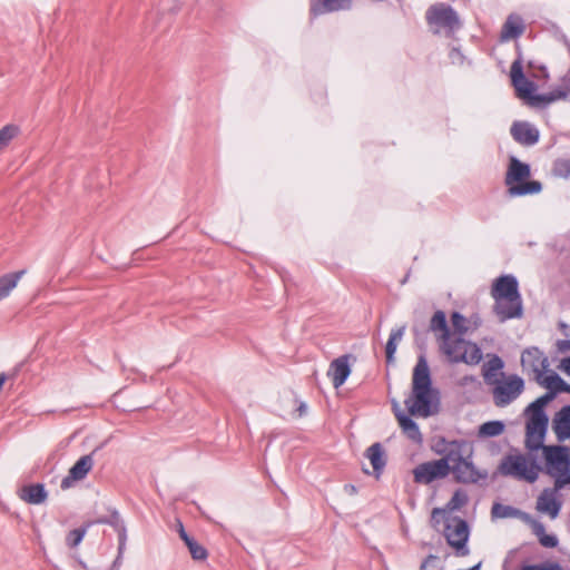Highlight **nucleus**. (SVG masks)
I'll return each instance as SVG.
<instances>
[{"label": "nucleus", "mask_w": 570, "mask_h": 570, "mask_svg": "<svg viewBox=\"0 0 570 570\" xmlns=\"http://www.w3.org/2000/svg\"><path fill=\"white\" fill-rule=\"evenodd\" d=\"M521 365L524 371L531 372L535 380L547 372L549 361L539 348L531 347L522 353Z\"/></svg>", "instance_id": "ddd939ff"}, {"label": "nucleus", "mask_w": 570, "mask_h": 570, "mask_svg": "<svg viewBox=\"0 0 570 570\" xmlns=\"http://www.w3.org/2000/svg\"><path fill=\"white\" fill-rule=\"evenodd\" d=\"M529 176L530 167L527 164L519 161L517 158H511L505 176L509 195L523 196L540 193L542 189L541 183L537 180L523 181Z\"/></svg>", "instance_id": "39448f33"}, {"label": "nucleus", "mask_w": 570, "mask_h": 570, "mask_svg": "<svg viewBox=\"0 0 570 570\" xmlns=\"http://www.w3.org/2000/svg\"><path fill=\"white\" fill-rule=\"evenodd\" d=\"M522 19L518 16L511 14L504 22L501 31V37L504 40L514 39L523 32Z\"/></svg>", "instance_id": "c85d7f7f"}, {"label": "nucleus", "mask_w": 570, "mask_h": 570, "mask_svg": "<svg viewBox=\"0 0 570 570\" xmlns=\"http://www.w3.org/2000/svg\"><path fill=\"white\" fill-rule=\"evenodd\" d=\"M404 403L413 416L429 417L438 411V392L432 387L430 368L423 357L419 358L413 370L412 393Z\"/></svg>", "instance_id": "f03ea898"}, {"label": "nucleus", "mask_w": 570, "mask_h": 570, "mask_svg": "<svg viewBox=\"0 0 570 570\" xmlns=\"http://www.w3.org/2000/svg\"><path fill=\"white\" fill-rule=\"evenodd\" d=\"M552 429L558 441L562 442L570 439V405L563 406L554 414Z\"/></svg>", "instance_id": "412c9836"}, {"label": "nucleus", "mask_w": 570, "mask_h": 570, "mask_svg": "<svg viewBox=\"0 0 570 570\" xmlns=\"http://www.w3.org/2000/svg\"><path fill=\"white\" fill-rule=\"evenodd\" d=\"M442 444L443 448L438 453L442 455L440 460L445 463L448 473L453 465L473 455L472 448L464 441H442Z\"/></svg>", "instance_id": "9d476101"}, {"label": "nucleus", "mask_w": 570, "mask_h": 570, "mask_svg": "<svg viewBox=\"0 0 570 570\" xmlns=\"http://www.w3.org/2000/svg\"><path fill=\"white\" fill-rule=\"evenodd\" d=\"M557 491L554 489H544L538 497L535 509L540 513L548 514L551 519L559 515L561 502L557 499Z\"/></svg>", "instance_id": "dca6fc26"}, {"label": "nucleus", "mask_w": 570, "mask_h": 570, "mask_svg": "<svg viewBox=\"0 0 570 570\" xmlns=\"http://www.w3.org/2000/svg\"><path fill=\"white\" fill-rule=\"evenodd\" d=\"M24 271H19L10 274H6L0 277V301L8 297L12 289L18 285L21 277L24 275Z\"/></svg>", "instance_id": "c756f323"}, {"label": "nucleus", "mask_w": 570, "mask_h": 570, "mask_svg": "<svg viewBox=\"0 0 570 570\" xmlns=\"http://www.w3.org/2000/svg\"><path fill=\"white\" fill-rule=\"evenodd\" d=\"M444 537L448 544L455 549L456 556L464 557L469 553V527L464 520L456 518L449 522L444 529Z\"/></svg>", "instance_id": "1a4fd4ad"}, {"label": "nucleus", "mask_w": 570, "mask_h": 570, "mask_svg": "<svg viewBox=\"0 0 570 570\" xmlns=\"http://www.w3.org/2000/svg\"><path fill=\"white\" fill-rule=\"evenodd\" d=\"M561 392L570 393V385L567 384L564 381H563V384H562V387H561Z\"/></svg>", "instance_id": "a18cd8bd"}, {"label": "nucleus", "mask_w": 570, "mask_h": 570, "mask_svg": "<svg viewBox=\"0 0 570 570\" xmlns=\"http://www.w3.org/2000/svg\"><path fill=\"white\" fill-rule=\"evenodd\" d=\"M556 171L561 176L570 175V161L569 160H558L554 166Z\"/></svg>", "instance_id": "ea45409f"}, {"label": "nucleus", "mask_w": 570, "mask_h": 570, "mask_svg": "<svg viewBox=\"0 0 570 570\" xmlns=\"http://www.w3.org/2000/svg\"><path fill=\"white\" fill-rule=\"evenodd\" d=\"M522 521L529 524L537 535L540 544L546 548H554L558 544V539L552 534H547L544 525L533 519L530 514H522Z\"/></svg>", "instance_id": "b1692460"}, {"label": "nucleus", "mask_w": 570, "mask_h": 570, "mask_svg": "<svg viewBox=\"0 0 570 570\" xmlns=\"http://www.w3.org/2000/svg\"><path fill=\"white\" fill-rule=\"evenodd\" d=\"M451 324L453 327L451 335H454V337H462L469 332L476 330L480 326L481 321L476 315L465 317L459 312H453L451 314Z\"/></svg>", "instance_id": "f3484780"}, {"label": "nucleus", "mask_w": 570, "mask_h": 570, "mask_svg": "<svg viewBox=\"0 0 570 570\" xmlns=\"http://www.w3.org/2000/svg\"><path fill=\"white\" fill-rule=\"evenodd\" d=\"M534 381L541 386L548 389L550 391L549 393H553V396L556 395V393L561 392V387L563 384V380L556 373H551L548 375H546L544 373L542 374V376H538Z\"/></svg>", "instance_id": "7c9ffc66"}, {"label": "nucleus", "mask_w": 570, "mask_h": 570, "mask_svg": "<svg viewBox=\"0 0 570 570\" xmlns=\"http://www.w3.org/2000/svg\"><path fill=\"white\" fill-rule=\"evenodd\" d=\"M99 259L114 269H126L134 262L132 252H101Z\"/></svg>", "instance_id": "5701e85b"}, {"label": "nucleus", "mask_w": 570, "mask_h": 570, "mask_svg": "<svg viewBox=\"0 0 570 570\" xmlns=\"http://www.w3.org/2000/svg\"><path fill=\"white\" fill-rule=\"evenodd\" d=\"M542 570H562L560 566L558 564H553V566H550L549 568L547 569H542Z\"/></svg>", "instance_id": "49530a36"}, {"label": "nucleus", "mask_w": 570, "mask_h": 570, "mask_svg": "<svg viewBox=\"0 0 570 570\" xmlns=\"http://www.w3.org/2000/svg\"><path fill=\"white\" fill-rule=\"evenodd\" d=\"M438 560V557L434 554H429L421 563L420 570H428L433 561Z\"/></svg>", "instance_id": "a19ab883"}, {"label": "nucleus", "mask_w": 570, "mask_h": 570, "mask_svg": "<svg viewBox=\"0 0 570 570\" xmlns=\"http://www.w3.org/2000/svg\"><path fill=\"white\" fill-rule=\"evenodd\" d=\"M500 472L503 475H510L518 480L532 483L538 479L539 468L531 459L524 455L511 454L502 460Z\"/></svg>", "instance_id": "0eeeda50"}, {"label": "nucleus", "mask_w": 570, "mask_h": 570, "mask_svg": "<svg viewBox=\"0 0 570 570\" xmlns=\"http://www.w3.org/2000/svg\"><path fill=\"white\" fill-rule=\"evenodd\" d=\"M522 570H539L535 566H527Z\"/></svg>", "instance_id": "09e8293b"}, {"label": "nucleus", "mask_w": 570, "mask_h": 570, "mask_svg": "<svg viewBox=\"0 0 570 570\" xmlns=\"http://www.w3.org/2000/svg\"><path fill=\"white\" fill-rule=\"evenodd\" d=\"M298 410H299V415L304 414V413H305V411H306V405H305L304 403H302V404L299 405Z\"/></svg>", "instance_id": "de8ad7c7"}, {"label": "nucleus", "mask_w": 570, "mask_h": 570, "mask_svg": "<svg viewBox=\"0 0 570 570\" xmlns=\"http://www.w3.org/2000/svg\"><path fill=\"white\" fill-rule=\"evenodd\" d=\"M6 381H7V375L4 373H1L0 374V391L2 390L3 384L6 383Z\"/></svg>", "instance_id": "c03bdc74"}, {"label": "nucleus", "mask_w": 570, "mask_h": 570, "mask_svg": "<svg viewBox=\"0 0 570 570\" xmlns=\"http://www.w3.org/2000/svg\"><path fill=\"white\" fill-rule=\"evenodd\" d=\"M547 426V415L529 414L525 425V445L528 449L538 450L542 446Z\"/></svg>", "instance_id": "9b49d317"}, {"label": "nucleus", "mask_w": 570, "mask_h": 570, "mask_svg": "<svg viewBox=\"0 0 570 570\" xmlns=\"http://www.w3.org/2000/svg\"><path fill=\"white\" fill-rule=\"evenodd\" d=\"M511 135L518 142L531 146L539 140V130L529 122L517 121L511 127Z\"/></svg>", "instance_id": "aec40b11"}, {"label": "nucleus", "mask_w": 570, "mask_h": 570, "mask_svg": "<svg viewBox=\"0 0 570 570\" xmlns=\"http://www.w3.org/2000/svg\"><path fill=\"white\" fill-rule=\"evenodd\" d=\"M448 475V468L440 459L421 463L413 470L414 481L422 484H429Z\"/></svg>", "instance_id": "f8f14e48"}, {"label": "nucleus", "mask_w": 570, "mask_h": 570, "mask_svg": "<svg viewBox=\"0 0 570 570\" xmlns=\"http://www.w3.org/2000/svg\"><path fill=\"white\" fill-rule=\"evenodd\" d=\"M365 456L370 460L376 475H379L385 466V453L380 443L372 444L365 452Z\"/></svg>", "instance_id": "cd10ccee"}, {"label": "nucleus", "mask_w": 570, "mask_h": 570, "mask_svg": "<svg viewBox=\"0 0 570 570\" xmlns=\"http://www.w3.org/2000/svg\"><path fill=\"white\" fill-rule=\"evenodd\" d=\"M544 452H546L547 460L549 462H551V463L563 462L564 461V456L562 454V450L560 448H558V446L546 448Z\"/></svg>", "instance_id": "58836bf2"}, {"label": "nucleus", "mask_w": 570, "mask_h": 570, "mask_svg": "<svg viewBox=\"0 0 570 570\" xmlns=\"http://www.w3.org/2000/svg\"><path fill=\"white\" fill-rule=\"evenodd\" d=\"M468 494L462 490H456L445 508H434L432 510V520L439 522V517L446 512L460 510L468 503Z\"/></svg>", "instance_id": "393cba45"}, {"label": "nucleus", "mask_w": 570, "mask_h": 570, "mask_svg": "<svg viewBox=\"0 0 570 570\" xmlns=\"http://www.w3.org/2000/svg\"><path fill=\"white\" fill-rule=\"evenodd\" d=\"M491 513L495 518L520 517L521 520H522V514H524L523 512H520L519 510H517L512 507L503 505L500 503L493 504Z\"/></svg>", "instance_id": "c9c22d12"}, {"label": "nucleus", "mask_w": 570, "mask_h": 570, "mask_svg": "<svg viewBox=\"0 0 570 570\" xmlns=\"http://www.w3.org/2000/svg\"><path fill=\"white\" fill-rule=\"evenodd\" d=\"M19 498L29 504H40L46 501L47 492L42 484H30L19 490Z\"/></svg>", "instance_id": "a878e982"}, {"label": "nucleus", "mask_w": 570, "mask_h": 570, "mask_svg": "<svg viewBox=\"0 0 570 570\" xmlns=\"http://www.w3.org/2000/svg\"><path fill=\"white\" fill-rule=\"evenodd\" d=\"M450 473H452L455 481L460 483H475L485 476L475 468L472 456L453 465Z\"/></svg>", "instance_id": "2eb2a0df"}, {"label": "nucleus", "mask_w": 570, "mask_h": 570, "mask_svg": "<svg viewBox=\"0 0 570 570\" xmlns=\"http://www.w3.org/2000/svg\"><path fill=\"white\" fill-rule=\"evenodd\" d=\"M566 484H570V475L567 476L564 480H557L554 483L556 490L562 489Z\"/></svg>", "instance_id": "79ce46f5"}, {"label": "nucleus", "mask_w": 570, "mask_h": 570, "mask_svg": "<svg viewBox=\"0 0 570 570\" xmlns=\"http://www.w3.org/2000/svg\"><path fill=\"white\" fill-rule=\"evenodd\" d=\"M430 330L435 335L440 351L450 362L469 365H476L481 362L482 352L475 343L451 335L443 311H436L433 314L430 321Z\"/></svg>", "instance_id": "f257e3e1"}, {"label": "nucleus", "mask_w": 570, "mask_h": 570, "mask_svg": "<svg viewBox=\"0 0 570 570\" xmlns=\"http://www.w3.org/2000/svg\"><path fill=\"white\" fill-rule=\"evenodd\" d=\"M511 81L517 96L525 100L530 106L538 107L550 104L557 99H563L568 96L566 91L552 92L550 95H535L537 86L533 81L525 78L520 60H515L510 70Z\"/></svg>", "instance_id": "20e7f679"}, {"label": "nucleus", "mask_w": 570, "mask_h": 570, "mask_svg": "<svg viewBox=\"0 0 570 570\" xmlns=\"http://www.w3.org/2000/svg\"><path fill=\"white\" fill-rule=\"evenodd\" d=\"M504 424L501 421H489L480 425L478 435L480 438H493L501 435Z\"/></svg>", "instance_id": "2f4dec72"}, {"label": "nucleus", "mask_w": 570, "mask_h": 570, "mask_svg": "<svg viewBox=\"0 0 570 570\" xmlns=\"http://www.w3.org/2000/svg\"><path fill=\"white\" fill-rule=\"evenodd\" d=\"M553 393H547L540 397H538L534 402H532L527 407L528 414H535V415H547L544 413V406L553 399Z\"/></svg>", "instance_id": "f704fd0d"}, {"label": "nucleus", "mask_w": 570, "mask_h": 570, "mask_svg": "<svg viewBox=\"0 0 570 570\" xmlns=\"http://www.w3.org/2000/svg\"><path fill=\"white\" fill-rule=\"evenodd\" d=\"M352 8V0H311V13L314 16L335 12L342 10H350Z\"/></svg>", "instance_id": "4be33fe9"}, {"label": "nucleus", "mask_w": 570, "mask_h": 570, "mask_svg": "<svg viewBox=\"0 0 570 570\" xmlns=\"http://www.w3.org/2000/svg\"><path fill=\"white\" fill-rule=\"evenodd\" d=\"M94 460L91 455L81 456L69 470V474L62 480L61 488H69L72 482L82 480L92 469Z\"/></svg>", "instance_id": "6ab92c4d"}, {"label": "nucleus", "mask_w": 570, "mask_h": 570, "mask_svg": "<svg viewBox=\"0 0 570 570\" xmlns=\"http://www.w3.org/2000/svg\"><path fill=\"white\" fill-rule=\"evenodd\" d=\"M351 374V367L348 364V356L343 355L341 357L335 358L330 364L327 376L332 380V383L335 389L342 386L346 379Z\"/></svg>", "instance_id": "a211bd4d"}, {"label": "nucleus", "mask_w": 570, "mask_h": 570, "mask_svg": "<svg viewBox=\"0 0 570 570\" xmlns=\"http://www.w3.org/2000/svg\"><path fill=\"white\" fill-rule=\"evenodd\" d=\"M86 534V529H75L70 531L66 538L67 544L70 548L77 547L83 539Z\"/></svg>", "instance_id": "4c0bfd02"}, {"label": "nucleus", "mask_w": 570, "mask_h": 570, "mask_svg": "<svg viewBox=\"0 0 570 570\" xmlns=\"http://www.w3.org/2000/svg\"><path fill=\"white\" fill-rule=\"evenodd\" d=\"M503 366V362L500 357L493 356L484 366H483V377L487 383L494 384L497 372L500 371Z\"/></svg>", "instance_id": "72a5a7b5"}, {"label": "nucleus", "mask_w": 570, "mask_h": 570, "mask_svg": "<svg viewBox=\"0 0 570 570\" xmlns=\"http://www.w3.org/2000/svg\"><path fill=\"white\" fill-rule=\"evenodd\" d=\"M561 368L570 375V357L563 358L561 362Z\"/></svg>", "instance_id": "37998d69"}, {"label": "nucleus", "mask_w": 570, "mask_h": 570, "mask_svg": "<svg viewBox=\"0 0 570 570\" xmlns=\"http://www.w3.org/2000/svg\"><path fill=\"white\" fill-rule=\"evenodd\" d=\"M19 134V128L14 125H7L0 130V151L9 146L11 140Z\"/></svg>", "instance_id": "e433bc0d"}, {"label": "nucleus", "mask_w": 570, "mask_h": 570, "mask_svg": "<svg viewBox=\"0 0 570 570\" xmlns=\"http://www.w3.org/2000/svg\"><path fill=\"white\" fill-rule=\"evenodd\" d=\"M403 334H404V327L396 328V330L392 331V333L390 334V338H389V341L386 343V347H385L386 361L389 363L393 362L394 354L397 348V344L402 340Z\"/></svg>", "instance_id": "473e14b6"}, {"label": "nucleus", "mask_w": 570, "mask_h": 570, "mask_svg": "<svg viewBox=\"0 0 570 570\" xmlns=\"http://www.w3.org/2000/svg\"><path fill=\"white\" fill-rule=\"evenodd\" d=\"M178 533L180 539L185 542L194 560H205L207 558V550L199 544L196 540L187 534L183 523L179 522Z\"/></svg>", "instance_id": "bb28decb"}, {"label": "nucleus", "mask_w": 570, "mask_h": 570, "mask_svg": "<svg viewBox=\"0 0 570 570\" xmlns=\"http://www.w3.org/2000/svg\"><path fill=\"white\" fill-rule=\"evenodd\" d=\"M392 410L402 432L414 443L421 444L423 436L417 424L403 412L399 402L395 400L392 401Z\"/></svg>", "instance_id": "4468645a"}, {"label": "nucleus", "mask_w": 570, "mask_h": 570, "mask_svg": "<svg viewBox=\"0 0 570 570\" xmlns=\"http://www.w3.org/2000/svg\"><path fill=\"white\" fill-rule=\"evenodd\" d=\"M426 21L434 33L450 35L461 27L458 13L445 3H435L426 11Z\"/></svg>", "instance_id": "423d86ee"}, {"label": "nucleus", "mask_w": 570, "mask_h": 570, "mask_svg": "<svg viewBox=\"0 0 570 570\" xmlns=\"http://www.w3.org/2000/svg\"><path fill=\"white\" fill-rule=\"evenodd\" d=\"M493 311L501 322L522 316V298L518 281L512 275L498 277L491 287Z\"/></svg>", "instance_id": "7ed1b4c3"}, {"label": "nucleus", "mask_w": 570, "mask_h": 570, "mask_svg": "<svg viewBox=\"0 0 570 570\" xmlns=\"http://www.w3.org/2000/svg\"><path fill=\"white\" fill-rule=\"evenodd\" d=\"M493 400L497 406H505L514 401L524 390L523 380L515 375L504 376L501 380H495L492 384Z\"/></svg>", "instance_id": "6e6552de"}]
</instances>
